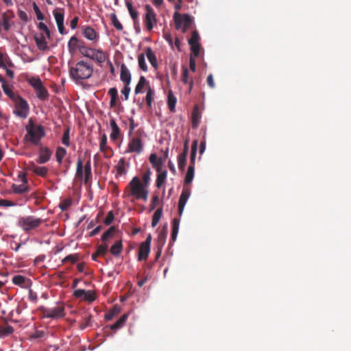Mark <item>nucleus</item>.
<instances>
[{
	"label": "nucleus",
	"mask_w": 351,
	"mask_h": 351,
	"mask_svg": "<svg viewBox=\"0 0 351 351\" xmlns=\"http://www.w3.org/2000/svg\"><path fill=\"white\" fill-rule=\"evenodd\" d=\"M128 317V313H124L121 316V317L112 325L110 326V329L112 330H117L121 328L124 324L125 323L126 320Z\"/></svg>",
	"instance_id": "7c9ffc66"
},
{
	"label": "nucleus",
	"mask_w": 351,
	"mask_h": 351,
	"mask_svg": "<svg viewBox=\"0 0 351 351\" xmlns=\"http://www.w3.org/2000/svg\"><path fill=\"white\" fill-rule=\"evenodd\" d=\"M88 48V47L86 45L84 40L79 39L78 43V51L79 52L82 53H84L86 52V49Z\"/></svg>",
	"instance_id": "0e129e2a"
},
{
	"label": "nucleus",
	"mask_w": 351,
	"mask_h": 351,
	"mask_svg": "<svg viewBox=\"0 0 351 351\" xmlns=\"http://www.w3.org/2000/svg\"><path fill=\"white\" fill-rule=\"evenodd\" d=\"M80 260V255L78 254H73L66 256L64 258L62 259V263H65L67 262H70L73 264L75 263Z\"/></svg>",
	"instance_id": "a18cd8bd"
},
{
	"label": "nucleus",
	"mask_w": 351,
	"mask_h": 351,
	"mask_svg": "<svg viewBox=\"0 0 351 351\" xmlns=\"http://www.w3.org/2000/svg\"><path fill=\"white\" fill-rule=\"evenodd\" d=\"M51 151L48 147L41 148L39 157L36 160L37 162L39 164H44L48 162L51 158Z\"/></svg>",
	"instance_id": "6ab92c4d"
},
{
	"label": "nucleus",
	"mask_w": 351,
	"mask_h": 351,
	"mask_svg": "<svg viewBox=\"0 0 351 351\" xmlns=\"http://www.w3.org/2000/svg\"><path fill=\"white\" fill-rule=\"evenodd\" d=\"M14 14L12 11L8 10L1 14L0 19V25L3 27L5 31H8L10 28V21L14 18Z\"/></svg>",
	"instance_id": "dca6fc26"
},
{
	"label": "nucleus",
	"mask_w": 351,
	"mask_h": 351,
	"mask_svg": "<svg viewBox=\"0 0 351 351\" xmlns=\"http://www.w3.org/2000/svg\"><path fill=\"white\" fill-rule=\"evenodd\" d=\"M138 66L143 71H147V66L145 62V58L143 53H141L138 57Z\"/></svg>",
	"instance_id": "3c124183"
},
{
	"label": "nucleus",
	"mask_w": 351,
	"mask_h": 351,
	"mask_svg": "<svg viewBox=\"0 0 351 351\" xmlns=\"http://www.w3.org/2000/svg\"><path fill=\"white\" fill-rule=\"evenodd\" d=\"M126 6L130 13L131 18L134 21V25L138 23V13L134 10L132 4L130 2H126Z\"/></svg>",
	"instance_id": "c756f323"
},
{
	"label": "nucleus",
	"mask_w": 351,
	"mask_h": 351,
	"mask_svg": "<svg viewBox=\"0 0 351 351\" xmlns=\"http://www.w3.org/2000/svg\"><path fill=\"white\" fill-rule=\"evenodd\" d=\"M191 46V50L192 51V53L193 55V57H197L199 54V45L195 44V45H190Z\"/></svg>",
	"instance_id": "e2e57ef3"
},
{
	"label": "nucleus",
	"mask_w": 351,
	"mask_h": 351,
	"mask_svg": "<svg viewBox=\"0 0 351 351\" xmlns=\"http://www.w3.org/2000/svg\"><path fill=\"white\" fill-rule=\"evenodd\" d=\"M86 50V51L84 53H82L84 57L89 58L98 63H103L105 62L106 55L101 49L88 47Z\"/></svg>",
	"instance_id": "1a4fd4ad"
},
{
	"label": "nucleus",
	"mask_w": 351,
	"mask_h": 351,
	"mask_svg": "<svg viewBox=\"0 0 351 351\" xmlns=\"http://www.w3.org/2000/svg\"><path fill=\"white\" fill-rule=\"evenodd\" d=\"M73 295L77 298L83 297L84 300L90 303L95 300L96 296L93 291L85 289H76L73 292Z\"/></svg>",
	"instance_id": "ddd939ff"
},
{
	"label": "nucleus",
	"mask_w": 351,
	"mask_h": 351,
	"mask_svg": "<svg viewBox=\"0 0 351 351\" xmlns=\"http://www.w3.org/2000/svg\"><path fill=\"white\" fill-rule=\"evenodd\" d=\"M37 97L43 101L48 99L49 93L46 88L43 85L35 90Z\"/></svg>",
	"instance_id": "473e14b6"
},
{
	"label": "nucleus",
	"mask_w": 351,
	"mask_h": 351,
	"mask_svg": "<svg viewBox=\"0 0 351 351\" xmlns=\"http://www.w3.org/2000/svg\"><path fill=\"white\" fill-rule=\"evenodd\" d=\"M114 219V215L112 211H110L108 213L107 216L104 219V223L106 225H110Z\"/></svg>",
	"instance_id": "338daca9"
},
{
	"label": "nucleus",
	"mask_w": 351,
	"mask_h": 351,
	"mask_svg": "<svg viewBox=\"0 0 351 351\" xmlns=\"http://www.w3.org/2000/svg\"><path fill=\"white\" fill-rule=\"evenodd\" d=\"M123 249L121 240L117 241L110 247V252L113 256H119Z\"/></svg>",
	"instance_id": "cd10ccee"
},
{
	"label": "nucleus",
	"mask_w": 351,
	"mask_h": 351,
	"mask_svg": "<svg viewBox=\"0 0 351 351\" xmlns=\"http://www.w3.org/2000/svg\"><path fill=\"white\" fill-rule=\"evenodd\" d=\"M34 40L37 47L40 51H46L49 49L46 37L43 34H40L34 36Z\"/></svg>",
	"instance_id": "a211bd4d"
},
{
	"label": "nucleus",
	"mask_w": 351,
	"mask_h": 351,
	"mask_svg": "<svg viewBox=\"0 0 351 351\" xmlns=\"http://www.w3.org/2000/svg\"><path fill=\"white\" fill-rule=\"evenodd\" d=\"M45 220L40 218H36L34 216L29 215L26 217H20L18 220L17 225L24 232H29L40 226Z\"/></svg>",
	"instance_id": "20e7f679"
},
{
	"label": "nucleus",
	"mask_w": 351,
	"mask_h": 351,
	"mask_svg": "<svg viewBox=\"0 0 351 351\" xmlns=\"http://www.w3.org/2000/svg\"><path fill=\"white\" fill-rule=\"evenodd\" d=\"M110 19H111V22H112V24L113 25V26L117 29V30H119V31H121L123 30V25L122 24L119 22V21L118 20L117 17V15L113 13L110 15Z\"/></svg>",
	"instance_id": "de8ad7c7"
},
{
	"label": "nucleus",
	"mask_w": 351,
	"mask_h": 351,
	"mask_svg": "<svg viewBox=\"0 0 351 351\" xmlns=\"http://www.w3.org/2000/svg\"><path fill=\"white\" fill-rule=\"evenodd\" d=\"M167 234V226H165L158 235V238H157L158 247H163V246L166 242Z\"/></svg>",
	"instance_id": "2f4dec72"
},
{
	"label": "nucleus",
	"mask_w": 351,
	"mask_h": 351,
	"mask_svg": "<svg viewBox=\"0 0 351 351\" xmlns=\"http://www.w3.org/2000/svg\"><path fill=\"white\" fill-rule=\"evenodd\" d=\"M149 160L152 164V167L155 169L156 171L162 170V166L164 164V160L162 158H158L156 154L152 153L149 157Z\"/></svg>",
	"instance_id": "f3484780"
},
{
	"label": "nucleus",
	"mask_w": 351,
	"mask_h": 351,
	"mask_svg": "<svg viewBox=\"0 0 351 351\" xmlns=\"http://www.w3.org/2000/svg\"><path fill=\"white\" fill-rule=\"evenodd\" d=\"M43 313L44 316L47 318H60L64 316V307L63 306H57L53 308H44Z\"/></svg>",
	"instance_id": "9b49d317"
},
{
	"label": "nucleus",
	"mask_w": 351,
	"mask_h": 351,
	"mask_svg": "<svg viewBox=\"0 0 351 351\" xmlns=\"http://www.w3.org/2000/svg\"><path fill=\"white\" fill-rule=\"evenodd\" d=\"M28 82L34 88V90L43 85L41 80L37 77H31L29 79Z\"/></svg>",
	"instance_id": "c03bdc74"
},
{
	"label": "nucleus",
	"mask_w": 351,
	"mask_h": 351,
	"mask_svg": "<svg viewBox=\"0 0 351 351\" xmlns=\"http://www.w3.org/2000/svg\"><path fill=\"white\" fill-rule=\"evenodd\" d=\"M129 195L135 196L136 199H142L144 201L147 200V191L144 189L142 183L138 178L134 177L129 184Z\"/></svg>",
	"instance_id": "39448f33"
},
{
	"label": "nucleus",
	"mask_w": 351,
	"mask_h": 351,
	"mask_svg": "<svg viewBox=\"0 0 351 351\" xmlns=\"http://www.w3.org/2000/svg\"><path fill=\"white\" fill-rule=\"evenodd\" d=\"M121 307L118 305H114L108 313L105 315V319L106 320H111L114 316L118 315L121 312Z\"/></svg>",
	"instance_id": "72a5a7b5"
},
{
	"label": "nucleus",
	"mask_w": 351,
	"mask_h": 351,
	"mask_svg": "<svg viewBox=\"0 0 351 351\" xmlns=\"http://www.w3.org/2000/svg\"><path fill=\"white\" fill-rule=\"evenodd\" d=\"M82 34L86 39H88L90 41L97 42L98 40V34L95 32V30L93 28H92L90 26H83Z\"/></svg>",
	"instance_id": "2eb2a0df"
},
{
	"label": "nucleus",
	"mask_w": 351,
	"mask_h": 351,
	"mask_svg": "<svg viewBox=\"0 0 351 351\" xmlns=\"http://www.w3.org/2000/svg\"><path fill=\"white\" fill-rule=\"evenodd\" d=\"M176 101V97L173 95L172 91L170 90L168 93V107L171 112H173L175 110Z\"/></svg>",
	"instance_id": "ea45409f"
},
{
	"label": "nucleus",
	"mask_w": 351,
	"mask_h": 351,
	"mask_svg": "<svg viewBox=\"0 0 351 351\" xmlns=\"http://www.w3.org/2000/svg\"><path fill=\"white\" fill-rule=\"evenodd\" d=\"M200 117L197 112L193 111L192 114V127L195 128L197 127L199 122Z\"/></svg>",
	"instance_id": "680f3d73"
},
{
	"label": "nucleus",
	"mask_w": 351,
	"mask_h": 351,
	"mask_svg": "<svg viewBox=\"0 0 351 351\" xmlns=\"http://www.w3.org/2000/svg\"><path fill=\"white\" fill-rule=\"evenodd\" d=\"M199 36L197 31H193L191 38L189 40V45L199 44Z\"/></svg>",
	"instance_id": "13d9d810"
},
{
	"label": "nucleus",
	"mask_w": 351,
	"mask_h": 351,
	"mask_svg": "<svg viewBox=\"0 0 351 351\" xmlns=\"http://www.w3.org/2000/svg\"><path fill=\"white\" fill-rule=\"evenodd\" d=\"M108 244L106 243H104L99 245L97 247V249L96 250L97 254H99V256H104L108 250Z\"/></svg>",
	"instance_id": "5fc2aeb1"
},
{
	"label": "nucleus",
	"mask_w": 351,
	"mask_h": 351,
	"mask_svg": "<svg viewBox=\"0 0 351 351\" xmlns=\"http://www.w3.org/2000/svg\"><path fill=\"white\" fill-rule=\"evenodd\" d=\"M2 89L5 94L8 95L11 99L14 101L17 99L19 95H16L12 90L11 86H10L7 83L5 84H2Z\"/></svg>",
	"instance_id": "f704fd0d"
},
{
	"label": "nucleus",
	"mask_w": 351,
	"mask_h": 351,
	"mask_svg": "<svg viewBox=\"0 0 351 351\" xmlns=\"http://www.w3.org/2000/svg\"><path fill=\"white\" fill-rule=\"evenodd\" d=\"M99 149L106 157L111 156V153H110L109 155L108 154V151L111 152V150L107 145V136L105 134H104L101 137Z\"/></svg>",
	"instance_id": "393cba45"
},
{
	"label": "nucleus",
	"mask_w": 351,
	"mask_h": 351,
	"mask_svg": "<svg viewBox=\"0 0 351 351\" xmlns=\"http://www.w3.org/2000/svg\"><path fill=\"white\" fill-rule=\"evenodd\" d=\"M150 252V246L141 243L138 248V260L139 261L147 260Z\"/></svg>",
	"instance_id": "412c9836"
},
{
	"label": "nucleus",
	"mask_w": 351,
	"mask_h": 351,
	"mask_svg": "<svg viewBox=\"0 0 351 351\" xmlns=\"http://www.w3.org/2000/svg\"><path fill=\"white\" fill-rule=\"evenodd\" d=\"M186 156L179 154L178 156V165L180 170L183 171L186 166Z\"/></svg>",
	"instance_id": "09e8293b"
},
{
	"label": "nucleus",
	"mask_w": 351,
	"mask_h": 351,
	"mask_svg": "<svg viewBox=\"0 0 351 351\" xmlns=\"http://www.w3.org/2000/svg\"><path fill=\"white\" fill-rule=\"evenodd\" d=\"M110 125L112 129L110 138L112 141H116L120 137V129L114 119H110Z\"/></svg>",
	"instance_id": "4be33fe9"
},
{
	"label": "nucleus",
	"mask_w": 351,
	"mask_h": 351,
	"mask_svg": "<svg viewBox=\"0 0 351 351\" xmlns=\"http://www.w3.org/2000/svg\"><path fill=\"white\" fill-rule=\"evenodd\" d=\"M115 232V228L114 226H111L102 235L101 237V241L104 243H106L107 240L112 238L114 235V233Z\"/></svg>",
	"instance_id": "37998d69"
},
{
	"label": "nucleus",
	"mask_w": 351,
	"mask_h": 351,
	"mask_svg": "<svg viewBox=\"0 0 351 351\" xmlns=\"http://www.w3.org/2000/svg\"><path fill=\"white\" fill-rule=\"evenodd\" d=\"M14 328L12 326L7 325L5 326L0 327V334L3 336H7L12 334Z\"/></svg>",
	"instance_id": "8fccbe9b"
},
{
	"label": "nucleus",
	"mask_w": 351,
	"mask_h": 351,
	"mask_svg": "<svg viewBox=\"0 0 351 351\" xmlns=\"http://www.w3.org/2000/svg\"><path fill=\"white\" fill-rule=\"evenodd\" d=\"M159 204V197L158 195H154L150 204V210H153Z\"/></svg>",
	"instance_id": "69168bd1"
},
{
	"label": "nucleus",
	"mask_w": 351,
	"mask_h": 351,
	"mask_svg": "<svg viewBox=\"0 0 351 351\" xmlns=\"http://www.w3.org/2000/svg\"><path fill=\"white\" fill-rule=\"evenodd\" d=\"M143 136H145L144 131L142 129L137 130L134 136L130 138L127 152L141 154L143 150V143L142 141Z\"/></svg>",
	"instance_id": "423d86ee"
},
{
	"label": "nucleus",
	"mask_w": 351,
	"mask_h": 351,
	"mask_svg": "<svg viewBox=\"0 0 351 351\" xmlns=\"http://www.w3.org/2000/svg\"><path fill=\"white\" fill-rule=\"evenodd\" d=\"M191 191L190 189L184 187L180 196L178 202V213L181 216L184 209V206L190 197Z\"/></svg>",
	"instance_id": "4468645a"
},
{
	"label": "nucleus",
	"mask_w": 351,
	"mask_h": 351,
	"mask_svg": "<svg viewBox=\"0 0 351 351\" xmlns=\"http://www.w3.org/2000/svg\"><path fill=\"white\" fill-rule=\"evenodd\" d=\"M145 14L144 21L148 31L152 30L154 25L157 23L156 14L154 9L148 4L145 5Z\"/></svg>",
	"instance_id": "9d476101"
},
{
	"label": "nucleus",
	"mask_w": 351,
	"mask_h": 351,
	"mask_svg": "<svg viewBox=\"0 0 351 351\" xmlns=\"http://www.w3.org/2000/svg\"><path fill=\"white\" fill-rule=\"evenodd\" d=\"M197 149V141H193L191 146V164L189 166H193L195 168V160L196 157V152Z\"/></svg>",
	"instance_id": "e433bc0d"
},
{
	"label": "nucleus",
	"mask_w": 351,
	"mask_h": 351,
	"mask_svg": "<svg viewBox=\"0 0 351 351\" xmlns=\"http://www.w3.org/2000/svg\"><path fill=\"white\" fill-rule=\"evenodd\" d=\"M93 73V66L84 60L79 61L69 70L71 77L75 80L88 79L92 76Z\"/></svg>",
	"instance_id": "f257e3e1"
},
{
	"label": "nucleus",
	"mask_w": 351,
	"mask_h": 351,
	"mask_svg": "<svg viewBox=\"0 0 351 351\" xmlns=\"http://www.w3.org/2000/svg\"><path fill=\"white\" fill-rule=\"evenodd\" d=\"M162 208H159L155 211V213H154L153 217H152V227H155L158 223L160 219L162 216Z\"/></svg>",
	"instance_id": "a19ab883"
},
{
	"label": "nucleus",
	"mask_w": 351,
	"mask_h": 351,
	"mask_svg": "<svg viewBox=\"0 0 351 351\" xmlns=\"http://www.w3.org/2000/svg\"><path fill=\"white\" fill-rule=\"evenodd\" d=\"M58 31L62 35L66 34L64 27V12L63 9L56 8L53 11Z\"/></svg>",
	"instance_id": "f8f14e48"
},
{
	"label": "nucleus",
	"mask_w": 351,
	"mask_h": 351,
	"mask_svg": "<svg viewBox=\"0 0 351 351\" xmlns=\"http://www.w3.org/2000/svg\"><path fill=\"white\" fill-rule=\"evenodd\" d=\"M121 80L125 85H130L131 82V74L127 66L122 64L121 66V73H120Z\"/></svg>",
	"instance_id": "aec40b11"
},
{
	"label": "nucleus",
	"mask_w": 351,
	"mask_h": 351,
	"mask_svg": "<svg viewBox=\"0 0 351 351\" xmlns=\"http://www.w3.org/2000/svg\"><path fill=\"white\" fill-rule=\"evenodd\" d=\"M66 154V150L65 148L62 147H58L56 152V158L57 162L60 165L62 162V160Z\"/></svg>",
	"instance_id": "4c0bfd02"
},
{
	"label": "nucleus",
	"mask_w": 351,
	"mask_h": 351,
	"mask_svg": "<svg viewBox=\"0 0 351 351\" xmlns=\"http://www.w3.org/2000/svg\"><path fill=\"white\" fill-rule=\"evenodd\" d=\"M180 220L174 218L172 222V231L171 235V240L172 242L176 241L179 230Z\"/></svg>",
	"instance_id": "c85d7f7f"
},
{
	"label": "nucleus",
	"mask_w": 351,
	"mask_h": 351,
	"mask_svg": "<svg viewBox=\"0 0 351 351\" xmlns=\"http://www.w3.org/2000/svg\"><path fill=\"white\" fill-rule=\"evenodd\" d=\"M25 130L27 134L25 136V140L31 142L34 145H38L41 138L45 135L44 127L41 125H35L32 118L29 119Z\"/></svg>",
	"instance_id": "f03ea898"
},
{
	"label": "nucleus",
	"mask_w": 351,
	"mask_h": 351,
	"mask_svg": "<svg viewBox=\"0 0 351 351\" xmlns=\"http://www.w3.org/2000/svg\"><path fill=\"white\" fill-rule=\"evenodd\" d=\"M25 278L21 275L14 276L12 278V282L16 285L21 286L25 283Z\"/></svg>",
	"instance_id": "bf43d9fd"
},
{
	"label": "nucleus",
	"mask_w": 351,
	"mask_h": 351,
	"mask_svg": "<svg viewBox=\"0 0 351 351\" xmlns=\"http://www.w3.org/2000/svg\"><path fill=\"white\" fill-rule=\"evenodd\" d=\"M176 27L177 29L182 27V32H185L191 25L192 19L189 14H180L176 12L173 14Z\"/></svg>",
	"instance_id": "6e6552de"
},
{
	"label": "nucleus",
	"mask_w": 351,
	"mask_h": 351,
	"mask_svg": "<svg viewBox=\"0 0 351 351\" xmlns=\"http://www.w3.org/2000/svg\"><path fill=\"white\" fill-rule=\"evenodd\" d=\"M181 80L185 84H187L190 82L189 78V70H188L187 67L184 66H182V73Z\"/></svg>",
	"instance_id": "4d7b16f0"
},
{
	"label": "nucleus",
	"mask_w": 351,
	"mask_h": 351,
	"mask_svg": "<svg viewBox=\"0 0 351 351\" xmlns=\"http://www.w3.org/2000/svg\"><path fill=\"white\" fill-rule=\"evenodd\" d=\"M117 171L120 176L125 173L124 159L122 158L119 161L117 165Z\"/></svg>",
	"instance_id": "6e6d98bb"
},
{
	"label": "nucleus",
	"mask_w": 351,
	"mask_h": 351,
	"mask_svg": "<svg viewBox=\"0 0 351 351\" xmlns=\"http://www.w3.org/2000/svg\"><path fill=\"white\" fill-rule=\"evenodd\" d=\"M12 189L15 193L22 194L28 191V186H27V184L24 183L19 185L13 184Z\"/></svg>",
	"instance_id": "79ce46f5"
},
{
	"label": "nucleus",
	"mask_w": 351,
	"mask_h": 351,
	"mask_svg": "<svg viewBox=\"0 0 351 351\" xmlns=\"http://www.w3.org/2000/svg\"><path fill=\"white\" fill-rule=\"evenodd\" d=\"M156 172L158 173V175L156 178V186L157 188L160 189L163 185L167 179V172L166 170H162Z\"/></svg>",
	"instance_id": "bb28decb"
},
{
	"label": "nucleus",
	"mask_w": 351,
	"mask_h": 351,
	"mask_svg": "<svg viewBox=\"0 0 351 351\" xmlns=\"http://www.w3.org/2000/svg\"><path fill=\"white\" fill-rule=\"evenodd\" d=\"M145 53L151 65L156 69L158 66L157 58L152 49L150 47L146 48Z\"/></svg>",
	"instance_id": "a878e982"
},
{
	"label": "nucleus",
	"mask_w": 351,
	"mask_h": 351,
	"mask_svg": "<svg viewBox=\"0 0 351 351\" xmlns=\"http://www.w3.org/2000/svg\"><path fill=\"white\" fill-rule=\"evenodd\" d=\"M69 132H70V129L69 128H66L64 132L62 138V143L66 147H69L70 145Z\"/></svg>",
	"instance_id": "864d4df0"
},
{
	"label": "nucleus",
	"mask_w": 351,
	"mask_h": 351,
	"mask_svg": "<svg viewBox=\"0 0 351 351\" xmlns=\"http://www.w3.org/2000/svg\"><path fill=\"white\" fill-rule=\"evenodd\" d=\"M14 102L15 108L13 113L20 118H27L29 112V107L27 101L20 96L14 100Z\"/></svg>",
	"instance_id": "0eeeda50"
},
{
	"label": "nucleus",
	"mask_w": 351,
	"mask_h": 351,
	"mask_svg": "<svg viewBox=\"0 0 351 351\" xmlns=\"http://www.w3.org/2000/svg\"><path fill=\"white\" fill-rule=\"evenodd\" d=\"M6 64H8V66H12L13 64L11 61L8 62L6 56L0 51V67L1 68H5Z\"/></svg>",
	"instance_id": "603ef678"
},
{
	"label": "nucleus",
	"mask_w": 351,
	"mask_h": 351,
	"mask_svg": "<svg viewBox=\"0 0 351 351\" xmlns=\"http://www.w3.org/2000/svg\"><path fill=\"white\" fill-rule=\"evenodd\" d=\"M154 95V90L152 89V88L149 86H148L147 95L145 97V101H146L147 105L149 107H152Z\"/></svg>",
	"instance_id": "49530a36"
},
{
	"label": "nucleus",
	"mask_w": 351,
	"mask_h": 351,
	"mask_svg": "<svg viewBox=\"0 0 351 351\" xmlns=\"http://www.w3.org/2000/svg\"><path fill=\"white\" fill-rule=\"evenodd\" d=\"M79 38L72 36L68 42V50L70 54H74L78 50Z\"/></svg>",
	"instance_id": "b1692460"
},
{
	"label": "nucleus",
	"mask_w": 351,
	"mask_h": 351,
	"mask_svg": "<svg viewBox=\"0 0 351 351\" xmlns=\"http://www.w3.org/2000/svg\"><path fill=\"white\" fill-rule=\"evenodd\" d=\"M75 177L80 180H83L85 184H88L92 180L91 163L89 158L84 166L83 160L78 158L77 161Z\"/></svg>",
	"instance_id": "7ed1b4c3"
},
{
	"label": "nucleus",
	"mask_w": 351,
	"mask_h": 351,
	"mask_svg": "<svg viewBox=\"0 0 351 351\" xmlns=\"http://www.w3.org/2000/svg\"><path fill=\"white\" fill-rule=\"evenodd\" d=\"M195 168L193 166H189L186 174L184 178V184H189L192 182L194 177Z\"/></svg>",
	"instance_id": "58836bf2"
},
{
	"label": "nucleus",
	"mask_w": 351,
	"mask_h": 351,
	"mask_svg": "<svg viewBox=\"0 0 351 351\" xmlns=\"http://www.w3.org/2000/svg\"><path fill=\"white\" fill-rule=\"evenodd\" d=\"M32 6H33V10H34V12L36 14L37 19L39 20V21H43L44 20V15L40 12V10L38 6L37 5V4L36 3H33Z\"/></svg>",
	"instance_id": "052dcab7"
},
{
	"label": "nucleus",
	"mask_w": 351,
	"mask_h": 351,
	"mask_svg": "<svg viewBox=\"0 0 351 351\" xmlns=\"http://www.w3.org/2000/svg\"><path fill=\"white\" fill-rule=\"evenodd\" d=\"M29 169L41 177H45L48 173V169L45 167H40L32 163L29 166Z\"/></svg>",
	"instance_id": "5701e85b"
},
{
	"label": "nucleus",
	"mask_w": 351,
	"mask_h": 351,
	"mask_svg": "<svg viewBox=\"0 0 351 351\" xmlns=\"http://www.w3.org/2000/svg\"><path fill=\"white\" fill-rule=\"evenodd\" d=\"M146 85H147V86H149L148 82H147L145 77L144 76H141L140 79L138 80V82L136 84V88H135V90H134L135 94L137 95V94L142 93L143 88Z\"/></svg>",
	"instance_id": "c9c22d12"
},
{
	"label": "nucleus",
	"mask_w": 351,
	"mask_h": 351,
	"mask_svg": "<svg viewBox=\"0 0 351 351\" xmlns=\"http://www.w3.org/2000/svg\"><path fill=\"white\" fill-rule=\"evenodd\" d=\"M189 67L193 72L196 71V62L195 58L191 55L189 58Z\"/></svg>",
	"instance_id": "774afa93"
}]
</instances>
